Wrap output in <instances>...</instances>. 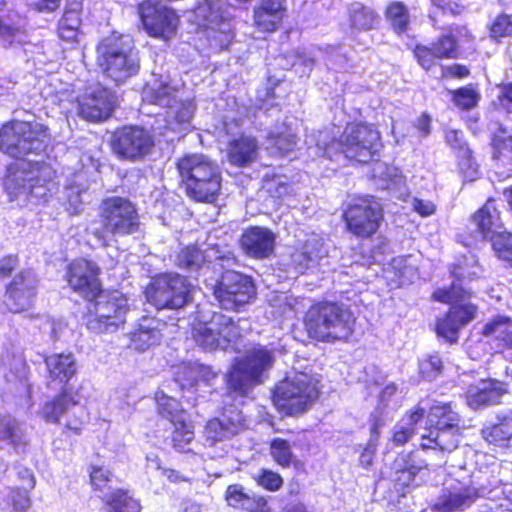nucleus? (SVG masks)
I'll return each mask as SVG.
<instances>
[{"label":"nucleus","instance_id":"cd10ccee","mask_svg":"<svg viewBox=\"0 0 512 512\" xmlns=\"http://www.w3.org/2000/svg\"><path fill=\"white\" fill-rule=\"evenodd\" d=\"M98 275L99 268L95 263L85 259H77L69 265L66 279L75 292L90 300L96 297L101 290Z\"/></svg>","mask_w":512,"mask_h":512},{"label":"nucleus","instance_id":"39448f33","mask_svg":"<svg viewBox=\"0 0 512 512\" xmlns=\"http://www.w3.org/2000/svg\"><path fill=\"white\" fill-rule=\"evenodd\" d=\"M235 8L222 0H204L193 11V21L205 29L206 39L214 51L227 49L235 37Z\"/></svg>","mask_w":512,"mask_h":512},{"label":"nucleus","instance_id":"c756f323","mask_svg":"<svg viewBox=\"0 0 512 512\" xmlns=\"http://www.w3.org/2000/svg\"><path fill=\"white\" fill-rule=\"evenodd\" d=\"M221 268H230L236 264V258L232 253L220 254L215 248H207L201 251L199 248L189 246L180 251L177 255L176 263L180 268L190 271L198 270L206 263H212Z\"/></svg>","mask_w":512,"mask_h":512},{"label":"nucleus","instance_id":"5701e85b","mask_svg":"<svg viewBox=\"0 0 512 512\" xmlns=\"http://www.w3.org/2000/svg\"><path fill=\"white\" fill-rule=\"evenodd\" d=\"M154 146V140L149 131L128 126L114 134L113 151L123 159L139 160L148 155Z\"/></svg>","mask_w":512,"mask_h":512},{"label":"nucleus","instance_id":"c03bdc74","mask_svg":"<svg viewBox=\"0 0 512 512\" xmlns=\"http://www.w3.org/2000/svg\"><path fill=\"white\" fill-rule=\"evenodd\" d=\"M0 366L8 382H22L27 376V365L19 351L5 348L0 357Z\"/></svg>","mask_w":512,"mask_h":512},{"label":"nucleus","instance_id":"a211bd4d","mask_svg":"<svg viewBox=\"0 0 512 512\" xmlns=\"http://www.w3.org/2000/svg\"><path fill=\"white\" fill-rule=\"evenodd\" d=\"M231 268H226L227 271L214 289V295L223 309L237 311L254 298L256 290L249 277Z\"/></svg>","mask_w":512,"mask_h":512},{"label":"nucleus","instance_id":"a18cd8bd","mask_svg":"<svg viewBox=\"0 0 512 512\" xmlns=\"http://www.w3.org/2000/svg\"><path fill=\"white\" fill-rule=\"evenodd\" d=\"M426 414V407L422 406V401L406 412L407 424L396 425L391 442L396 446L406 444L416 432V425L421 422Z\"/></svg>","mask_w":512,"mask_h":512},{"label":"nucleus","instance_id":"c9c22d12","mask_svg":"<svg viewBox=\"0 0 512 512\" xmlns=\"http://www.w3.org/2000/svg\"><path fill=\"white\" fill-rule=\"evenodd\" d=\"M325 254L321 238L311 235L304 243L302 250L291 255V265L296 273L302 274L318 266Z\"/></svg>","mask_w":512,"mask_h":512},{"label":"nucleus","instance_id":"2f4dec72","mask_svg":"<svg viewBox=\"0 0 512 512\" xmlns=\"http://www.w3.org/2000/svg\"><path fill=\"white\" fill-rule=\"evenodd\" d=\"M506 386V383L497 379H481L465 391L466 403L474 410L499 404L500 398L507 393Z\"/></svg>","mask_w":512,"mask_h":512},{"label":"nucleus","instance_id":"4468645a","mask_svg":"<svg viewBox=\"0 0 512 512\" xmlns=\"http://www.w3.org/2000/svg\"><path fill=\"white\" fill-rule=\"evenodd\" d=\"M100 219L103 231L95 230L94 236L106 246V234L126 236L138 231L140 221L134 204L127 198L112 196L104 199L100 205Z\"/></svg>","mask_w":512,"mask_h":512},{"label":"nucleus","instance_id":"2eb2a0df","mask_svg":"<svg viewBox=\"0 0 512 512\" xmlns=\"http://www.w3.org/2000/svg\"><path fill=\"white\" fill-rule=\"evenodd\" d=\"M238 322L222 313H213L211 319H198L192 328L195 342L204 350L232 348L238 350L237 340L242 336L243 328Z\"/></svg>","mask_w":512,"mask_h":512},{"label":"nucleus","instance_id":"1a4fd4ad","mask_svg":"<svg viewBox=\"0 0 512 512\" xmlns=\"http://www.w3.org/2000/svg\"><path fill=\"white\" fill-rule=\"evenodd\" d=\"M177 85L166 81H156L143 91V101L167 108L166 121L168 129L183 134L190 130L195 111L192 100H183Z\"/></svg>","mask_w":512,"mask_h":512},{"label":"nucleus","instance_id":"72a5a7b5","mask_svg":"<svg viewBox=\"0 0 512 512\" xmlns=\"http://www.w3.org/2000/svg\"><path fill=\"white\" fill-rule=\"evenodd\" d=\"M479 489L473 485L453 487L435 504L436 512H455L470 507L479 498Z\"/></svg>","mask_w":512,"mask_h":512},{"label":"nucleus","instance_id":"bb28decb","mask_svg":"<svg viewBox=\"0 0 512 512\" xmlns=\"http://www.w3.org/2000/svg\"><path fill=\"white\" fill-rule=\"evenodd\" d=\"M115 106V96L106 88L96 85L78 98V115L90 122H100L110 117Z\"/></svg>","mask_w":512,"mask_h":512},{"label":"nucleus","instance_id":"052dcab7","mask_svg":"<svg viewBox=\"0 0 512 512\" xmlns=\"http://www.w3.org/2000/svg\"><path fill=\"white\" fill-rule=\"evenodd\" d=\"M269 141L280 155H285L296 146V135L288 128L285 131L269 133Z\"/></svg>","mask_w":512,"mask_h":512},{"label":"nucleus","instance_id":"0eeeda50","mask_svg":"<svg viewBox=\"0 0 512 512\" xmlns=\"http://www.w3.org/2000/svg\"><path fill=\"white\" fill-rule=\"evenodd\" d=\"M476 36L468 25L450 26L429 45L416 44L412 49L417 64L426 72L433 70L441 60H455L461 55L460 46H473Z\"/></svg>","mask_w":512,"mask_h":512},{"label":"nucleus","instance_id":"774afa93","mask_svg":"<svg viewBox=\"0 0 512 512\" xmlns=\"http://www.w3.org/2000/svg\"><path fill=\"white\" fill-rule=\"evenodd\" d=\"M445 142L453 151L455 156L470 149V146L463 138L462 133L455 129L446 132Z\"/></svg>","mask_w":512,"mask_h":512},{"label":"nucleus","instance_id":"4d7b16f0","mask_svg":"<svg viewBox=\"0 0 512 512\" xmlns=\"http://www.w3.org/2000/svg\"><path fill=\"white\" fill-rule=\"evenodd\" d=\"M80 22L79 14H77V8L66 9L58 24L59 37L66 41L76 40Z\"/></svg>","mask_w":512,"mask_h":512},{"label":"nucleus","instance_id":"7ed1b4c3","mask_svg":"<svg viewBox=\"0 0 512 512\" xmlns=\"http://www.w3.org/2000/svg\"><path fill=\"white\" fill-rule=\"evenodd\" d=\"M55 171L44 162H23L10 171L5 189L11 200H23L35 205L47 202L56 190Z\"/></svg>","mask_w":512,"mask_h":512},{"label":"nucleus","instance_id":"864d4df0","mask_svg":"<svg viewBox=\"0 0 512 512\" xmlns=\"http://www.w3.org/2000/svg\"><path fill=\"white\" fill-rule=\"evenodd\" d=\"M386 19L390 29L398 35L405 33L409 25V13L401 2H392L386 6Z\"/></svg>","mask_w":512,"mask_h":512},{"label":"nucleus","instance_id":"e433bc0d","mask_svg":"<svg viewBox=\"0 0 512 512\" xmlns=\"http://www.w3.org/2000/svg\"><path fill=\"white\" fill-rule=\"evenodd\" d=\"M426 430L460 426L461 417L452 402L433 401L426 409Z\"/></svg>","mask_w":512,"mask_h":512},{"label":"nucleus","instance_id":"e2e57ef3","mask_svg":"<svg viewBox=\"0 0 512 512\" xmlns=\"http://www.w3.org/2000/svg\"><path fill=\"white\" fill-rule=\"evenodd\" d=\"M273 459L281 466L288 467L293 460L291 445L284 439L275 438L270 445Z\"/></svg>","mask_w":512,"mask_h":512},{"label":"nucleus","instance_id":"de8ad7c7","mask_svg":"<svg viewBox=\"0 0 512 512\" xmlns=\"http://www.w3.org/2000/svg\"><path fill=\"white\" fill-rule=\"evenodd\" d=\"M489 39L496 43H502L512 38V14L498 13L487 25Z\"/></svg>","mask_w":512,"mask_h":512},{"label":"nucleus","instance_id":"09e8293b","mask_svg":"<svg viewBox=\"0 0 512 512\" xmlns=\"http://www.w3.org/2000/svg\"><path fill=\"white\" fill-rule=\"evenodd\" d=\"M155 401L159 414L168 419L171 423L182 421V419L188 417L187 413L181 408L180 403L174 397L165 394L162 390L155 393Z\"/></svg>","mask_w":512,"mask_h":512},{"label":"nucleus","instance_id":"6ab92c4d","mask_svg":"<svg viewBox=\"0 0 512 512\" xmlns=\"http://www.w3.org/2000/svg\"><path fill=\"white\" fill-rule=\"evenodd\" d=\"M245 419L236 409L226 410L220 417L209 420L204 429L205 445L214 448L220 444L219 452L209 455L212 458L221 457L228 452L226 441L245 429Z\"/></svg>","mask_w":512,"mask_h":512},{"label":"nucleus","instance_id":"603ef678","mask_svg":"<svg viewBox=\"0 0 512 512\" xmlns=\"http://www.w3.org/2000/svg\"><path fill=\"white\" fill-rule=\"evenodd\" d=\"M451 101L461 111H470L476 108L481 95L472 84L454 89L450 92Z\"/></svg>","mask_w":512,"mask_h":512},{"label":"nucleus","instance_id":"a878e982","mask_svg":"<svg viewBox=\"0 0 512 512\" xmlns=\"http://www.w3.org/2000/svg\"><path fill=\"white\" fill-rule=\"evenodd\" d=\"M477 313L478 306L474 303L465 301L452 304L442 317L436 320L437 336L450 344L457 343L461 328L473 321Z\"/></svg>","mask_w":512,"mask_h":512},{"label":"nucleus","instance_id":"f3484780","mask_svg":"<svg viewBox=\"0 0 512 512\" xmlns=\"http://www.w3.org/2000/svg\"><path fill=\"white\" fill-rule=\"evenodd\" d=\"M40 415L48 423L63 425L65 429L80 434L88 414L80 405L77 392L64 389L43 404Z\"/></svg>","mask_w":512,"mask_h":512},{"label":"nucleus","instance_id":"13d9d810","mask_svg":"<svg viewBox=\"0 0 512 512\" xmlns=\"http://www.w3.org/2000/svg\"><path fill=\"white\" fill-rule=\"evenodd\" d=\"M409 457V455L401 456L396 459L393 465L395 473L397 474L395 480L402 487L409 486L414 481L415 476L421 470L419 465L408 463L406 458Z\"/></svg>","mask_w":512,"mask_h":512},{"label":"nucleus","instance_id":"338daca9","mask_svg":"<svg viewBox=\"0 0 512 512\" xmlns=\"http://www.w3.org/2000/svg\"><path fill=\"white\" fill-rule=\"evenodd\" d=\"M499 93L495 103L499 111L512 113V81L498 85Z\"/></svg>","mask_w":512,"mask_h":512},{"label":"nucleus","instance_id":"69168bd1","mask_svg":"<svg viewBox=\"0 0 512 512\" xmlns=\"http://www.w3.org/2000/svg\"><path fill=\"white\" fill-rule=\"evenodd\" d=\"M258 485L270 491H277L281 488L283 480L281 476L270 470H261L253 476Z\"/></svg>","mask_w":512,"mask_h":512},{"label":"nucleus","instance_id":"f257e3e1","mask_svg":"<svg viewBox=\"0 0 512 512\" xmlns=\"http://www.w3.org/2000/svg\"><path fill=\"white\" fill-rule=\"evenodd\" d=\"M468 222L471 227L467 226L459 234L462 245L472 248L489 242L495 257L512 268V231L506 228L496 198L488 197L470 214Z\"/></svg>","mask_w":512,"mask_h":512},{"label":"nucleus","instance_id":"423d86ee","mask_svg":"<svg viewBox=\"0 0 512 512\" xmlns=\"http://www.w3.org/2000/svg\"><path fill=\"white\" fill-rule=\"evenodd\" d=\"M97 64L107 77L120 84L139 70V59L128 35L113 33L97 46Z\"/></svg>","mask_w":512,"mask_h":512},{"label":"nucleus","instance_id":"bf43d9fd","mask_svg":"<svg viewBox=\"0 0 512 512\" xmlns=\"http://www.w3.org/2000/svg\"><path fill=\"white\" fill-rule=\"evenodd\" d=\"M349 15L352 26L360 30L372 28L375 21L374 12L361 3L352 4L349 8Z\"/></svg>","mask_w":512,"mask_h":512},{"label":"nucleus","instance_id":"f704fd0d","mask_svg":"<svg viewBox=\"0 0 512 512\" xmlns=\"http://www.w3.org/2000/svg\"><path fill=\"white\" fill-rule=\"evenodd\" d=\"M481 436L488 445L512 449V413L498 414L495 422L481 429Z\"/></svg>","mask_w":512,"mask_h":512},{"label":"nucleus","instance_id":"6e6552de","mask_svg":"<svg viewBox=\"0 0 512 512\" xmlns=\"http://www.w3.org/2000/svg\"><path fill=\"white\" fill-rule=\"evenodd\" d=\"M275 355L273 349L256 344L236 358L227 374L228 387L241 396H245L256 385L264 381L266 373L273 367Z\"/></svg>","mask_w":512,"mask_h":512},{"label":"nucleus","instance_id":"6e6d98bb","mask_svg":"<svg viewBox=\"0 0 512 512\" xmlns=\"http://www.w3.org/2000/svg\"><path fill=\"white\" fill-rule=\"evenodd\" d=\"M371 438L368 444V447L364 450V452L360 456V462L363 466L368 467L372 462V454L374 452V447L376 446V442L379 440L381 434V428L383 426V412L381 409H376V411L371 415Z\"/></svg>","mask_w":512,"mask_h":512},{"label":"nucleus","instance_id":"dca6fc26","mask_svg":"<svg viewBox=\"0 0 512 512\" xmlns=\"http://www.w3.org/2000/svg\"><path fill=\"white\" fill-rule=\"evenodd\" d=\"M191 288L185 277L166 273L152 279L145 289V297L159 310L180 309L190 301Z\"/></svg>","mask_w":512,"mask_h":512},{"label":"nucleus","instance_id":"0e129e2a","mask_svg":"<svg viewBox=\"0 0 512 512\" xmlns=\"http://www.w3.org/2000/svg\"><path fill=\"white\" fill-rule=\"evenodd\" d=\"M419 370L423 379L432 381L442 373L443 362L439 356L429 355L420 362Z\"/></svg>","mask_w":512,"mask_h":512},{"label":"nucleus","instance_id":"8fccbe9b","mask_svg":"<svg viewBox=\"0 0 512 512\" xmlns=\"http://www.w3.org/2000/svg\"><path fill=\"white\" fill-rule=\"evenodd\" d=\"M386 190L397 200L407 201L410 197L407 178L399 168L386 167Z\"/></svg>","mask_w":512,"mask_h":512},{"label":"nucleus","instance_id":"ea45409f","mask_svg":"<svg viewBox=\"0 0 512 512\" xmlns=\"http://www.w3.org/2000/svg\"><path fill=\"white\" fill-rule=\"evenodd\" d=\"M51 382L65 385L76 374L77 365L71 353L52 354L45 358Z\"/></svg>","mask_w":512,"mask_h":512},{"label":"nucleus","instance_id":"c85d7f7f","mask_svg":"<svg viewBox=\"0 0 512 512\" xmlns=\"http://www.w3.org/2000/svg\"><path fill=\"white\" fill-rule=\"evenodd\" d=\"M490 158L503 179L512 178V129L500 123L489 136Z\"/></svg>","mask_w":512,"mask_h":512},{"label":"nucleus","instance_id":"4be33fe9","mask_svg":"<svg viewBox=\"0 0 512 512\" xmlns=\"http://www.w3.org/2000/svg\"><path fill=\"white\" fill-rule=\"evenodd\" d=\"M89 476L93 489L102 493L100 497L108 506V512H140V503L128 491L115 489L105 492L108 483L112 479V473L108 469L103 466L92 465Z\"/></svg>","mask_w":512,"mask_h":512},{"label":"nucleus","instance_id":"ddd939ff","mask_svg":"<svg viewBox=\"0 0 512 512\" xmlns=\"http://www.w3.org/2000/svg\"><path fill=\"white\" fill-rule=\"evenodd\" d=\"M87 328L95 333L114 332L126 321L128 299L118 291L104 292L88 300Z\"/></svg>","mask_w":512,"mask_h":512},{"label":"nucleus","instance_id":"473e14b6","mask_svg":"<svg viewBox=\"0 0 512 512\" xmlns=\"http://www.w3.org/2000/svg\"><path fill=\"white\" fill-rule=\"evenodd\" d=\"M254 25L262 32L276 31L287 13V0H259L254 7Z\"/></svg>","mask_w":512,"mask_h":512},{"label":"nucleus","instance_id":"680f3d73","mask_svg":"<svg viewBox=\"0 0 512 512\" xmlns=\"http://www.w3.org/2000/svg\"><path fill=\"white\" fill-rule=\"evenodd\" d=\"M185 374L191 382V387L199 386L200 384L209 386L211 380L216 376L209 366L197 363L187 367Z\"/></svg>","mask_w":512,"mask_h":512},{"label":"nucleus","instance_id":"412c9836","mask_svg":"<svg viewBox=\"0 0 512 512\" xmlns=\"http://www.w3.org/2000/svg\"><path fill=\"white\" fill-rule=\"evenodd\" d=\"M382 218L380 205L369 198L352 200L344 213L348 229L360 237L371 236Z\"/></svg>","mask_w":512,"mask_h":512},{"label":"nucleus","instance_id":"58836bf2","mask_svg":"<svg viewBox=\"0 0 512 512\" xmlns=\"http://www.w3.org/2000/svg\"><path fill=\"white\" fill-rule=\"evenodd\" d=\"M258 152V144L255 138L241 135L229 141L227 158L231 165L244 167L252 163Z\"/></svg>","mask_w":512,"mask_h":512},{"label":"nucleus","instance_id":"f03ea898","mask_svg":"<svg viewBox=\"0 0 512 512\" xmlns=\"http://www.w3.org/2000/svg\"><path fill=\"white\" fill-rule=\"evenodd\" d=\"M326 132H318V139L315 135H310L306 142L309 149H312V143H315L314 155L332 157L331 150L334 145H339L346 158L353 159L359 163H369L380 161L382 143L380 132L371 125L352 124L348 125L341 136L339 142L327 144Z\"/></svg>","mask_w":512,"mask_h":512},{"label":"nucleus","instance_id":"393cba45","mask_svg":"<svg viewBox=\"0 0 512 512\" xmlns=\"http://www.w3.org/2000/svg\"><path fill=\"white\" fill-rule=\"evenodd\" d=\"M37 287L38 278L32 269L22 270L16 274L6 289V308L13 313L29 310L35 301Z\"/></svg>","mask_w":512,"mask_h":512},{"label":"nucleus","instance_id":"f8f14e48","mask_svg":"<svg viewBox=\"0 0 512 512\" xmlns=\"http://www.w3.org/2000/svg\"><path fill=\"white\" fill-rule=\"evenodd\" d=\"M48 141L47 128L37 122L13 121L0 130V150L14 158L38 156Z\"/></svg>","mask_w":512,"mask_h":512},{"label":"nucleus","instance_id":"9b49d317","mask_svg":"<svg viewBox=\"0 0 512 512\" xmlns=\"http://www.w3.org/2000/svg\"><path fill=\"white\" fill-rule=\"evenodd\" d=\"M355 319L343 305L324 302L310 308L306 327L310 335L320 341L347 339L352 333Z\"/></svg>","mask_w":512,"mask_h":512},{"label":"nucleus","instance_id":"37998d69","mask_svg":"<svg viewBox=\"0 0 512 512\" xmlns=\"http://www.w3.org/2000/svg\"><path fill=\"white\" fill-rule=\"evenodd\" d=\"M459 427L427 430L428 433L422 435V446L424 448L452 452L459 445Z\"/></svg>","mask_w":512,"mask_h":512},{"label":"nucleus","instance_id":"5fc2aeb1","mask_svg":"<svg viewBox=\"0 0 512 512\" xmlns=\"http://www.w3.org/2000/svg\"><path fill=\"white\" fill-rule=\"evenodd\" d=\"M172 424L174 426L172 432L173 447L180 452L189 451L188 445L194 439V430L192 424L188 421V417L179 422H172Z\"/></svg>","mask_w":512,"mask_h":512},{"label":"nucleus","instance_id":"7c9ffc66","mask_svg":"<svg viewBox=\"0 0 512 512\" xmlns=\"http://www.w3.org/2000/svg\"><path fill=\"white\" fill-rule=\"evenodd\" d=\"M276 234L263 226H251L245 229L240 238L242 251L253 259H267L275 249Z\"/></svg>","mask_w":512,"mask_h":512},{"label":"nucleus","instance_id":"20e7f679","mask_svg":"<svg viewBox=\"0 0 512 512\" xmlns=\"http://www.w3.org/2000/svg\"><path fill=\"white\" fill-rule=\"evenodd\" d=\"M177 170L187 195L197 202L211 203L221 188V174L216 163L203 154H188L177 162Z\"/></svg>","mask_w":512,"mask_h":512},{"label":"nucleus","instance_id":"9d476101","mask_svg":"<svg viewBox=\"0 0 512 512\" xmlns=\"http://www.w3.org/2000/svg\"><path fill=\"white\" fill-rule=\"evenodd\" d=\"M318 396L316 380L307 373L297 372L287 375L276 385L272 399L279 412L296 416L306 412Z\"/></svg>","mask_w":512,"mask_h":512},{"label":"nucleus","instance_id":"aec40b11","mask_svg":"<svg viewBox=\"0 0 512 512\" xmlns=\"http://www.w3.org/2000/svg\"><path fill=\"white\" fill-rule=\"evenodd\" d=\"M469 263L466 257H463L448 266V272L452 282L447 287H437L430 296L432 302L452 305L460 302L469 301L473 297V291L465 288L463 281H473L479 278L476 272L468 270Z\"/></svg>","mask_w":512,"mask_h":512},{"label":"nucleus","instance_id":"4c0bfd02","mask_svg":"<svg viewBox=\"0 0 512 512\" xmlns=\"http://www.w3.org/2000/svg\"><path fill=\"white\" fill-rule=\"evenodd\" d=\"M164 326V323L156 319L144 318L138 328L131 333V347L137 351H145L159 344Z\"/></svg>","mask_w":512,"mask_h":512},{"label":"nucleus","instance_id":"b1692460","mask_svg":"<svg viewBox=\"0 0 512 512\" xmlns=\"http://www.w3.org/2000/svg\"><path fill=\"white\" fill-rule=\"evenodd\" d=\"M138 13L150 36L167 39L175 33L179 18L166 6L148 0L139 4Z\"/></svg>","mask_w":512,"mask_h":512},{"label":"nucleus","instance_id":"a19ab883","mask_svg":"<svg viewBox=\"0 0 512 512\" xmlns=\"http://www.w3.org/2000/svg\"><path fill=\"white\" fill-rule=\"evenodd\" d=\"M512 318L498 314L492 317L481 330L484 337H494L497 347L501 350H512Z\"/></svg>","mask_w":512,"mask_h":512},{"label":"nucleus","instance_id":"79ce46f5","mask_svg":"<svg viewBox=\"0 0 512 512\" xmlns=\"http://www.w3.org/2000/svg\"><path fill=\"white\" fill-rule=\"evenodd\" d=\"M4 0H0V13L3 12ZM26 21L17 13L0 14V39L8 44L26 41Z\"/></svg>","mask_w":512,"mask_h":512},{"label":"nucleus","instance_id":"49530a36","mask_svg":"<svg viewBox=\"0 0 512 512\" xmlns=\"http://www.w3.org/2000/svg\"><path fill=\"white\" fill-rule=\"evenodd\" d=\"M0 445L10 446L15 451L24 450L27 445L26 435L16 419L0 416Z\"/></svg>","mask_w":512,"mask_h":512},{"label":"nucleus","instance_id":"3c124183","mask_svg":"<svg viewBox=\"0 0 512 512\" xmlns=\"http://www.w3.org/2000/svg\"><path fill=\"white\" fill-rule=\"evenodd\" d=\"M459 175L464 182H473L481 177V169L473 150H465L455 156Z\"/></svg>","mask_w":512,"mask_h":512}]
</instances>
